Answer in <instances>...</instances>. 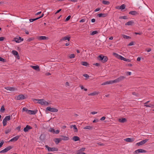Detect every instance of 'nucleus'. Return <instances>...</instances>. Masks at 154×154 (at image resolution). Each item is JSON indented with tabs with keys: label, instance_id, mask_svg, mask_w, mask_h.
Masks as SVG:
<instances>
[{
	"label": "nucleus",
	"instance_id": "nucleus-1",
	"mask_svg": "<svg viewBox=\"0 0 154 154\" xmlns=\"http://www.w3.org/2000/svg\"><path fill=\"white\" fill-rule=\"evenodd\" d=\"M58 110L55 108H51L50 107H48L46 108V112H47L48 111H50L52 112H57Z\"/></svg>",
	"mask_w": 154,
	"mask_h": 154
},
{
	"label": "nucleus",
	"instance_id": "nucleus-2",
	"mask_svg": "<svg viewBox=\"0 0 154 154\" xmlns=\"http://www.w3.org/2000/svg\"><path fill=\"white\" fill-rule=\"evenodd\" d=\"M37 103H39L42 105H47L49 104V103L43 99H38V102H37Z\"/></svg>",
	"mask_w": 154,
	"mask_h": 154
},
{
	"label": "nucleus",
	"instance_id": "nucleus-3",
	"mask_svg": "<svg viewBox=\"0 0 154 154\" xmlns=\"http://www.w3.org/2000/svg\"><path fill=\"white\" fill-rule=\"evenodd\" d=\"M45 147L48 149L49 151H58V149L55 147H50L48 145L45 146Z\"/></svg>",
	"mask_w": 154,
	"mask_h": 154
},
{
	"label": "nucleus",
	"instance_id": "nucleus-4",
	"mask_svg": "<svg viewBox=\"0 0 154 154\" xmlns=\"http://www.w3.org/2000/svg\"><path fill=\"white\" fill-rule=\"evenodd\" d=\"M125 78V76H121L118 78L114 80V82L115 83L120 82L123 80Z\"/></svg>",
	"mask_w": 154,
	"mask_h": 154
},
{
	"label": "nucleus",
	"instance_id": "nucleus-5",
	"mask_svg": "<svg viewBox=\"0 0 154 154\" xmlns=\"http://www.w3.org/2000/svg\"><path fill=\"white\" fill-rule=\"evenodd\" d=\"M37 110H32L28 109L26 110V113L30 115H35L37 113Z\"/></svg>",
	"mask_w": 154,
	"mask_h": 154
},
{
	"label": "nucleus",
	"instance_id": "nucleus-6",
	"mask_svg": "<svg viewBox=\"0 0 154 154\" xmlns=\"http://www.w3.org/2000/svg\"><path fill=\"white\" fill-rule=\"evenodd\" d=\"M12 148V147L11 146H8L4 149L0 151V153H5L7 152L11 149Z\"/></svg>",
	"mask_w": 154,
	"mask_h": 154
},
{
	"label": "nucleus",
	"instance_id": "nucleus-7",
	"mask_svg": "<svg viewBox=\"0 0 154 154\" xmlns=\"http://www.w3.org/2000/svg\"><path fill=\"white\" fill-rule=\"evenodd\" d=\"M148 139H146L145 140H143L140 142H139L137 143H136V145L138 146L142 145L146 143L148 141Z\"/></svg>",
	"mask_w": 154,
	"mask_h": 154
},
{
	"label": "nucleus",
	"instance_id": "nucleus-8",
	"mask_svg": "<svg viewBox=\"0 0 154 154\" xmlns=\"http://www.w3.org/2000/svg\"><path fill=\"white\" fill-rule=\"evenodd\" d=\"M146 152V150L140 149L136 150L134 152H135L136 153L138 154L140 153H145Z\"/></svg>",
	"mask_w": 154,
	"mask_h": 154
},
{
	"label": "nucleus",
	"instance_id": "nucleus-9",
	"mask_svg": "<svg viewBox=\"0 0 154 154\" xmlns=\"http://www.w3.org/2000/svg\"><path fill=\"white\" fill-rule=\"evenodd\" d=\"M20 136H17L15 137H14L9 141L10 142H15L17 141L19 138Z\"/></svg>",
	"mask_w": 154,
	"mask_h": 154
},
{
	"label": "nucleus",
	"instance_id": "nucleus-10",
	"mask_svg": "<svg viewBox=\"0 0 154 154\" xmlns=\"http://www.w3.org/2000/svg\"><path fill=\"white\" fill-rule=\"evenodd\" d=\"M30 67L37 71H39L40 70L39 66L38 65H36L35 66H30Z\"/></svg>",
	"mask_w": 154,
	"mask_h": 154
},
{
	"label": "nucleus",
	"instance_id": "nucleus-11",
	"mask_svg": "<svg viewBox=\"0 0 154 154\" xmlns=\"http://www.w3.org/2000/svg\"><path fill=\"white\" fill-rule=\"evenodd\" d=\"M32 128L29 125H27L26 127L24 128L23 131L25 132L28 131L29 129Z\"/></svg>",
	"mask_w": 154,
	"mask_h": 154
},
{
	"label": "nucleus",
	"instance_id": "nucleus-12",
	"mask_svg": "<svg viewBox=\"0 0 154 154\" xmlns=\"http://www.w3.org/2000/svg\"><path fill=\"white\" fill-rule=\"evenodd\" d=\"M70 37L68 35H66V36L63 37L61 39H60V41H65L66 40H67L68 41H69L70 40Z\"/></svg>",
	"mask_w": 154,
	"mask_h": 154
},
{
	"label": "nucleus",
	"instance_id": "nucleus-13",
	"mask_svg": "<svg viewBox=\"0 0 154 154\" xmlns=\"http://www.w3.org/2000/svg\"><path fill=\"white\" fill-rule=\"evenodd\" d=\"M25 99L24 96L23 95L20 94L17 97V99L18 100H23Z\"/></svg>",
	"mask_w": 154,
	"mask_h": 154
},
{
	"label": "nucleus",
	"instance_id": "nucleus-14",
	"mask_svg": "<svg viewBox=\"0 0 154 154\" xmlns=\"http://www.w3.org/2000/svg\"><path fill=\"white\" fill-rule=\"evenodd\" d=\"M107 15V14H102L100 13L97 14V16L99 17H106Z\"/></svg>",
	"mask_w": 154,
	"mask_h": 154
},
{
	"label": "nucleus",
	"instance_id": "nucleus-15",
	"mask_svg": "<svg viewBox=\"0 0 154 154\" xmlns=\"http://www.w3.org/2000/svg\"><path fill=\"white\" fill-rule=\"evenodd\" d=\"M124 140L127 142H132L134 141V140L133 138H128L124 139Z\"/></svg>",
	"mask_w": 154,
	"mask_h": 154
},
{
	"label": "nucleus",
	"instance_id": "nucleus-16",
	"mask_svg": "<svg viewBox=\"0 0 154 154\" xmlns=\"http://www.w3.org/2000/svg\"><path fill=\"white\" fill-rule=\"evenodd\" d=\"M134 23V22L132 20L129 21L125 23L126 26H131Z\"/></svg>",
	"mask_w": 154,
	"mask_h": 154
},
{
	"label": "nucleus",
	"instance_id": "nucleus-17",
	"mask_svg": "<svg viewBox=\"0 0 154 154\" xmlns=\"http://www.w3.org/2000/svg\"><path fill=\"white\" fill-rule=\"evenodd\" d=\"M5 88L8 90H10V91H14L15 90V88L14 87H5Z\"/></svg>",
	"mask_w": 154,
	"mask_h": 154
},
{
	"label": "nucleus",
	"instance_id": "nucleus-18",
	"mask_svg": "<svg viewBox=\"0 0 154 154\" xmlns=\"http://www.w3.org/2000/svg\"><path fill=\"white\" fill-rule=\"evenodd\" d=\"M12 52L13 55L17 56V57H19V55L17 51L13 50L12 51Z\"/></svg>",
	"mask_w": 154,
	"mask_h": 154
},
{
	"label": "nucleus",
	"instance_id": "nucleus-19",
	"mask_svg": "<svg viewBox=\"0 0 154 154\" xmlns=\"http://www.w3.org/2000/svg\"><path fill=\"white\" fill-rule=\"evenodd\" d=\"M54 140L56 144H57L60 141L62 140V139H61V138H55Z\"/></svg>",
	"mask_w": 154,
	"mask_h": 154
},
{
	"label": "nucleus",
	"instance_id": "nucleus-20",
	"mask_svg": "<svg viewBox=\"0 0 154 154\" xmlns=\"http://www.w3.org/2000/svg\"><path fill=\"white\" fill-rule=\"evenodd\" d=\"M125 5L124 4H123L120 6H119L117 8L121 10H124L125 8Z\"/></svg>",
	"mask_w": 154,
	"mask_h": 154
},
{
	"label": "nucleus",
	"instance_id": "nucleus-21",
	"mask_svg": "<svg viewBox=\"0 0 154 154\" xmlns=\"http://www.w3.org/2000/svg\"><path fill=\"white\" fill-rule=\"evenodd\" d=\"M47 38L48 37L45 36H40L38 38V39L40 40H46Z\"/></svg>",
	"mask_w": 154,
	"mask_h": 154
},
{
	"label": "nucleus",
	"instance_id": "nucleus-22",
	"mask_svg": "<svg viewBox=\"0 0 154 154\" xmlns=\"http://www.w3.org/2000/svg\"><path fill=\"white\" fill-rule=\"evenodd\" d=\"M72 140L75 141H76L79 140L80 138L78 136H75L72 137Z\"/></svg>",
	"mask_w": 154,
	"mask_h": 154
},
{
	"label": "nucleus",
	"instance_id": "nucleus-23",
	"mask_svg": "<svg viewBox=\"0 0 154 154\" xmlns=\"http://www.w3.org/2000/svg\"><path fill=\"white\" fill-rule=\"evenodd\" d=\"M127 120L125 118H123L122 119H119V121L122 123H124L126 122Z\"/></svg>",
	"mask_w": 154,
	"mask_h": 154
},
{
	"label": "nucleus",
	"instance_id": "nucleus-24",
	"mask_svg": "<svg viewBox=\"0 0 154 154\" xmlns=\"http://www.w3.org/2000/svg\"><path fill=\"white\" fill-rule=\"evenodd\" d=\"M129 14L133 15H135L138 14L137 12L135 11H131L129 12Z\"/></svg>",
	"mask_w": 154,
	"mask_h": 154
},
{
	"label": "nucleus",
	"instance_id": "nucleus-25",
	"mask_svg": "<svg viewBox=\"0 0 154 154\" xmlns=\"http://www.w3.org/2000/svg\"><path fill=\"white\" fill-rule=\"evenodd\" d=\"M61 137H63L62 138H61L62 140H67L69 139V137H68L64 136L63 135L61 136Z\"/></svg>",
	"mask_w": 154,
	"mask_h": 154
},
{
	"label": "nucleus",
	"instance_id": "nucleus-26",
	"mask_svg": "<svg viewBox=\"0 0 154 154\" xmlns=\"http://www.w3.org/2000/svg\"><path fill=\"white\" fill-rule=\"evenodd\" d=\"M144 106L146 107L153 108L154 106V104H150L149 105H144Z\"/></svg>",
	"mask_w": 154,
	"mask_h": 154
},
{
	"label": "nucleus",
	"instance_id": "nucleus-27",
	"mask_svg": "<svg viewBox=\"0 0 154 154\" xmlns=\"http://www.w3.org/2000/svg\"><path fill=\"white\" fill-rule=\"evenodd\" d=\"M113 55L118 59H119V58H120L119 57H120V56H121L115 53H113Z\"/></svg>",
	"mask_w": 154,
	"mask_h": 154
},
{
	"label": "nucleus",
	"instance_id": "nucleus-28",
	"mask_svg": "<svg viewBox=\"0 0 154 154\" xmlns=\"http://www.w3.org/2000/svg\"><path fill=\"white\" fill-rule=\"evenodd\" d=\"M108 60L107 57L105 56H104L103 57V60H102V62L104 63L106 62Z\"/></svg>",
	"mask_w": 154,
	"mask_h": 154
},
{
	"label": "nucleus",
	"instance_id": "nucleus-29",
	"mask_svg": "<svg viewBox=\"0 0 154 154\" xmlns=\"http://www.w3.org/2000/svg\"><path fill=\"white\" fill-rule=\"evenodd\" d=\"M11 128H8L5 131V133L8 134L11 131Z\"/></svg>",
	"mask_w": 154,
	"mask_h": 154
},
{
	"label": "nucleus",
	"instance_id": "nucleus-30",
	"mask_svg": "<svg viewBox=\"0 0 154 154\" xmlns=\"http://www.w3.org/2000/svg\"><path fill=\"white\" fill-rule=\"evenodd\" d=\"M81 64L82 65L86 66H87L88 65V64L87 62L85 61H83L81 62Z\"/></svg>",
	"mask_w": 154,
	"mask_h": 154
},
{
	"label": "nucleus",
	"instance_id": "nucleus-31",
	"mask_svg": "<svg viewBox=\"0 0 154 154\" xmlns=\"http://www.w3.org/2000/svg\"><path fill=\"white\" fill-rule=\"evenodd\" d=\"M102 3L104 5H109L110 2L108 1L103 0L102 1Z\"/></svg>",
	"mask_w": 154,
	"mask_h": 154
},
{
	"label": "nucleus",
	"instance_id": "nucleus-32",
	"mask_svg": "<svg viewBox=\"0 0 154 154\" xmlns=\"http://www.w3.org/2000/svg\"><path fill=\"white\" fill-rule=\"evenodd\" d=\"M4 119L5 120L7 121H9L11 119V116H8L5 117V118Z\"/></svg>",
	"mask_w": 154,
	"mask_h": 154
},
{
	"label": "nucleus",
	"instance_id": "nucleus-33",
	"mask_svg": "<svg viewBox=\"0 0 154 154\" xmlns=\"http://www.w3.org/2000/svg\"><path fill=\"white\" fill-rule=\"evenodd\" d=\"M92 128V127L90 126H87L84 128V129H89L90 130Z\"/></svg>",
	"mask_w": 154,
	"mask_h": 154
},
{
	"label": "nucleus",
	"instance_id": "nucleus-34",
	"mask_svg": "<svg viewBox=\"0 0 154 154\" xmlns=\"http://www.w3.org/2000/svg\"><path fill=\"white\" fill-rule=\"evenodd\" d=\"M98 94V93L97 92H94L88 94V96H94Z\"/></svg>",
	"mask_w": 154,
	"mask_h": 154
},
{
	"label": "nucleus",
	"instance_id": "nucleus-35",
	"mask_svg": "<svg viewBox=\"0 0 154 154\" xmlns=\"http://www.w3.org/2000/svg\"><path fill=\"white\" fill-rule=\"evenodd\" d=\"M20 39L18 38H14V41H15L17 43H19L20 42Z\"/></svg>",
	"mask_w": 154,
	"mask_h": 154
},
{
	"label": "nucleus",
	"instance_id": "nucleus-36",
	"mask_svg": "<svg viewBox=\"0 0 154 154\" xmlns=\"http://www.w3.org/2000/svg\"><path fill=\"white\" fill-rule=\"evenodd\" d=\"M98 33V32L97 31H93L91 33V35H94L95 34H97Z\"/></svg>",
	"mask_w": 154,
	"mask_h": 154
},
{
	"label": "nucleus",
	"instance_id": "nucleus-37",
	"mask_svg": "<svg viewBox=\"0 0 154 154\" xmlns=\"http://www.w3.org/2000/svg\"><path fill=\"white\" fill-rule=\"evenodd\" d=\"M73 129H74V131L75 132H77L78 130L76 126L75 125H74V126H73Z\"/></svg>",
	"mask_w": 154,
	"mask_h": 154
},
{
	"label": "nucleus",
	"instance_id": "nucleus-38",
	"mask_svg": "<svg viewBox=\"0 0 154 154\" xmlns=\"http://www.w3.org/2000/svg\"><path fill=\"white\" fill-rule=\"evenodd\" d=\"M7 121L6 120H5L4 119H3V125L4 126H5L7 125Z\"/></svg>",
	"mask_w": 154,
	"mask_h": 154
},
{
	"label": "nucleus",
	"instance_id": "nucleus-39",
	"mask_svg": "<svg viewBox=\"0 0 154 154\" xmlns=\"http://www.w3.org/2000/svg\"><path fill=\"white\" fill-rule=\"evenodd\" d=\"M119 19H128V17L126 16H121L119 17Z\"/></svg>",
	"mask_w": 154,
	"mask_h": 154
},
{
	"label": "nucleus",
	"instance_id": "nucleus-40",
	"mask_svg": "<svg viewBox=\"0 0 154 154\" xmlns=\"http://www.w3.org/2000/svg\"><path fill=\"white\" fill-rule=\"evenodd\" d=\"M119 59H120L122 60H124V61H125V60H126V59L125 58L121 56V55L120 56V57H119Z\"/></svg>",
	"mask_w": 154,
	"mask_h": 154
},
{
	"label": "nucleus",
	"instance_id": "nucleus-41",
	"mask_svg": "<svg viewBox=\"0 0 154 154\" xmlns=\"http://www.w3.org/2000/svg\"><path fill=\"white\" fill-rule=\"evenodd\" d=\"M5 109L4 108V106H2L1 108V111L2 112H3L5 110Z\"/></svg>",
	"mask_w": 154,
	"mask_h": 154
},
{
	"label": "nucleus",
	"instance_id": "nucleus-42",
	"mask_svg": "<svg viewBox=\"0 0 154 154\" xmlns=\"http://www.w3.org/2000/svg\"><path fill=\"white\" fill-rule=\"evenodd\" d=\"M123 36L124 38L129 39L131 38L130 37L124 35H123Z\"/></svg>",
	"mask_w": 154,
	"mask_h": 154
},
{
	"label": "nucleus",
	"instance_id": "nucleus-43",
	"mask_svg": "<svg viewBox=\"0 0 154 154\" xmlns=\"http://www.w3.org/2000/svg\"><path fill=\"white\" fill-rule=\"evenodd\" d=\"M0 61L4 63V62H6V60L5 59L0 57Z\"/></svg>",
	"mask_w": 154,
	"mask_h": 154
},
{
	"label": "nucleus",
	"instance_id": "nucleus-44",
	"mask_svg": "<svg viewBox=\"0 0 154 154\" xmlns=\"http://www.w3.org/2000/svg\"><path fill=\"white\" fill-rule=\"evenodd\" d=\"M38 20V18H34V19H29V21L30 22H32L34 21H35L36 20Z\"/></svg>",
	"mask_w": 154,
	"mask_h": 154
},
{
	"label": "nucleus",
	"instance_id": "nucleus-45",
	"mask_svg": "<svg viewBox=\"0 0 154 154\" xmlns=\"http://www.w3.org/2000/svg\"><path fill=\"white\" fill-rule=\"evenodd\" d=\"M75 57V55L74 54H71L69 56V57L70 59L74 58Z\"/></svg>",
	"mask_w": 154,
	"mask_h": 154
},
{
	"label": "nucleus",
	"instance_id": "nucleus-46",
	"mask_svg": "<svg viewBox=\"0 0 154 154\" xmlns=\"http://www.w3.org/2000/svg\"><path fill=\"white\" fill-rule=\"evenodd\" d=\"M85 148L84 147H83L81 148L79 150H78V152H82L84 151L85 149Z\"/></svg>",
	"mask_w": 154,
	"mask_h": 154
},
{
	"label": "nucleus",
	"instance_id": "nucleus-47",
	"mask_svg": "<svg viewBox=\"0 0 154 154\" xmlns=\"http://www.w3.org/2000/svg\"><path fill=\"white\" fill-rule=\"evenodd\" d=\"M109 84H112L114 83H115V82H114V80H112V81H108Z\"/></svg>",
	"mask_w": 154,
	"mask_h": 154
},
{
	"label": "nucleus",
	"instance_id": "nucleus-48",
	"mask_svg": "<svg viewBox=\"0 0 154 154\" xmlns=\"http://www.w3.org/2000/svg\"><path fill=\"white\" fill-rule=\"evenodd\" d=\"M50 131L52 132L54 134V132L55 130L53 128H50V129L49 130Z\"/></svg>",
	"mask_w": 154,
	"mask_h": 154
},
{
	"label": "nucleus",
	"instance_id": "nucleus-49",
	"mask_svg": "<svg viewBox=\"0 0 154 154\" xmlns=\"http://www.w3.org/2000/svg\"><path fill=\"white\" fill-rule=\"evenodd\" d=\"M71 18V16H69L67 17L66 18L65 20L66 21H68L70 18Z\"/></svg>",
	"mask_w": 154,
	"mask_h": 154
},
{
	"label": "nucleus",
	"instance_id": "nucleus-50",
	"mask_svg": "<svg viewBox=\"0 0 154 154\" xmlns=\"http://www.w3.org/2000/svg\"><path fill=\"white\" fill-rule=\"evenodd\" d=\"M103 56H102L101 55H99V57L100 58V60H101L102 61V60H103Z\"/></svg>",
	"mask_w": 154,
	"mask_h": 154
},
{
	"label": "nucleus",
	"instance_id": "nucleus-51",
	"mask_svg": "<svg viewBox=\"0 0 154 154\" xmlns=\"http://www.w3.org/2000/svg\"><path fill=\"white\" fill-rule=\"evenodd\" d=\"M60 132V131L58 130H56V131H55L54 132V134H58Z\"/></svg>",
	"mask_w": 154,
	"mask_h": 154
},
{
	"label": "nucleus",
	"instance_id": "nucleus-52",
	"mask_svg": "<svg viewBox=\"0 0 154 154\" xmlns=\"http://www.w3.org/2000/svg\"><path fill=\"white\" fill-rule=\"evenodd\" d=\"M4 143V141L2 140L0 143V148L2 146Z\"/></svg>",
	"mask_w": 154,
	"mask_h": 154
},
{
	"label": "nucleus",
	"instance_id": "nucleus-53",
	"mask_svg": "<svg viewBox=\"0 0 154 154\" xmlns=\"http://www.w3.org/2000/svg\"><path fill=\"white\" fill-rule=\"evenodd\" d=\"M83 76L87 78H88L89 77V75L87 74H84L83 75Z\"/></svg>",
	"mask_w": 154,
	"mask_h": 154
},
{
	"label": "nucleus",
	"instance_id": "nucleus-54",
	"mask_svg": "<svg viewBox=\"0 0 154 154\" xmlns=\"http://www.w3.org/2000/svg\"><path fill=\"white\" fill-rule=\"evenodd\" d=\"M142 32H135L134 33V34H135L136 35H140L142 34Z\"/></svg>",
	"mask_w": 154,
	"mask_h": 154
},
{
	"label": "nucleus",
	"instance_id": "nucleus-55",
	"mask_svg": "<svg viewBox=\"0 0 154 154\" xmlns=\"http://www.w3.org/2000/svg\"><path fill=\"white\" fill-rule=\"evenodd\" d=\"M109 84L108 81L102 84V85H106Z\"/></svg>",
	"mask_w": 154,
	"mask_h": 154
},
{
	"label": "nucleus",
	"instance_id": "nucleus-56",
	"mask_svg": "<svg viewBox=\"0 0 154 154\" xmlns=\"http://www.w3.org/2000/svg\"><path fill=\"white\" fill-rule=\"evenodd\" d=\"M98 121H99V120H98V119H95L94 120H93V123H95V122H97Z\"/></svg>",
	"mask_w": 154,
	"mask_h": 154
},
{
	"label": "nucleus",
	"instance_id": "nucleus-57",
	"mask_svg": "<svg viewBox=\"0 0 154 154\" xmlns=\"http://www.w3.org/2000/svg\"><path fill=\"white\" fill-rule=\"evenodd\" d=\"M134 45V43L133 42H130L128 45V46H132Z\"/></svg>",
	"mask_w": 154,
	"mask_h": 154
},
{
	"label": "nucleus",
	"instance_id": "nucleus-58",
	"mask_svg": "<svg viewBox=\"0 0 154 154\" xmlns=\"http://www.w3.org/2000/svg\"><path fill=\"white\" fill-rule=\"evenodd\" d=\"M28 110L25 107H23V111H26V110Z\"/></svg>",
	"mask_w": 154,
	"mask_h": 154
},
{
	"label": "nucleus",
	"instance_id": "nucleus-59",
	"mask_svg": "<svg viewBox=\"0 0 154 154\" xmlns=\"http://www.w3.org/2000/svg\"><path fill=\"white\" fill-rule=\"evenodd\" d=\"M85 19H82L80 21V22H85Z\"/></svg>",
	"mask_w": 154,
	"mask_h": 154
},
{
	"label": "nucleus",
	"instance_id": "nucleus-60",
	"mask_svg": "<svg viewBox=\"0 0 154 154\" xmlns=\"http://www.w3.org/2000/svg\"><path fill=\"white\" fill-rule=\"evenodd\" d=\"M38 99H34L33 100V101L35 103H37V102H38Z\"/></svg>",
	"mask_w": 154,
	"mask_h": 154
},
{
	"label": "nucleus",
	"instance_id": "nucleus-61",
	"mask_svg": "<svg viewBox=\"0 0 154 154\" xmlns=\"http://www.w3.org/2000/svg\"><path fill=\"white\" fill-rule=\"evenodd\" d=\"M106 119V117H102L100 119V120H101V121H103V120H104Z\"/></svg>",
	"mask_w": 154,
	"mask_h": 154
},
{
	"label": "nucleus",
	"instance_id": "nucleus-62",
	"mask_svg": "<svg viewBox=\"0 0 154 154\" xmlns=\"http://www.w3.org/2000/svg\"><path fill=\"white\" fill-rule=\"evenodd\" d=\"M5 38L3 37H0V41H3Z\"/></svg>",
	"mask_w": 154,
	"mask_h": 154
},
{
	"label": "nucleus",
	"instance_id": "nucleus-63",
	"mask_svg": "<svg viewBox=\"0 0 154 154\" xmlns=\"http://www.w3.org/2000/svg\"><path fill=\"white\" fill-rule=\"evenodd\" d=\"M94 65L96 66H100V64L98 63H96L94 64Z\"/></svg>",
	"mask_w": 154,
	"mask_h": 154
},
{
	"label": "nucleus",
	"instance_id": "nucleus-64",
	"mask_svg": "<svg viewBox=\"0 0 154 154\" xmlns=\"http://www.w3.org/2000/svg\"><path fill=\"white\" fill-rule=\"evenodd\" d=\"M79 152H78V153L76 154H86V153H85V152H81L80 153Z\"/></svg>",
	"mask_w": 154,
	"mask_h": 154
}]
</instances>
